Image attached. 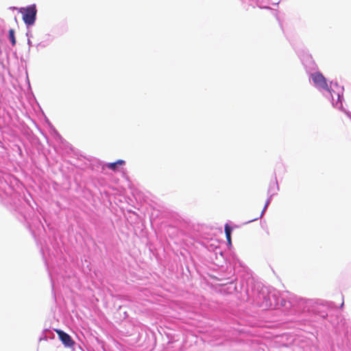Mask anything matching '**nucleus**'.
<instances>
[{
  "label": "nucleus",
  "mask_w": 351,
  "mask_h": 351,
  "mask_svg": "<svg viewBox=\"0 0 351 351\" xmlns=\"http://www.w3.org/2000/svg\"><path fill=\"white\" fill-rule=\"evenodd\" d=\"M67 165L72 166V171H75L74 177L75 182H84L91 177L92 172H98L104 170L105 167L117 171L120 166L125 165V161L119 159L112 162L103 164L95 158H87L82 155L77 149L67 142Z\"/></svg>",
  "instance_id": "nucleus-2"
},
{
  "label": "nucleus",
  "mask_w": 351,
  "mask_h": 351,
  "mask_svg": "<svg viewBox=\"0 0 351 351\" xmlns=\"http://www.w3.org/2000/svg\"><path fill=\"white\" fill-rule=\"evenodd\" d=\"M66 169H67V173H68L70 169V167L67 166Z\"/></svg>",
  "instance_id": "nucleus-18"
},
{
  "label": "nucleus",
  "mask_w": 351,
  "mask_h": 351,
  "mask_svg": "<svg viewBox=\"0 0 351 351\" xmlns=\"http://www.w3.org/2000/svg\"><path fill=\"white\" fill-rule=\"evenodd\" d=\"M274 16H276V18L277 21H278V23H279V25H280V28H281L282 29H283L282 23V21H280V19L279 16H278V12H277V10H275V12H274Z\"/></svg>",
  "instance_id": "nucleus-17"
},
{
  "label": "nucleus",
  "mask_w": 351,
  "mask_h": 351,
  "mask_svg": "<svg viewBox=\"0 0 351 351\" xmlns=\"http://www.w3.org/2000/svg\"><path fill=\"white\" fill-rule=\"evenodd\" d=\"M55 330L59 335V337H60V340L62 341V343L64 345H66V332H64V331H62L61 330H58V329H56Z\"/></svg>",
  "instance_id": "nucleus-14"
},
{
  "label": "nucleus",
  "mask_w": 351,
  "mask_h": 351,
  "mask_svg": "<svg viewBox=\"0 0 351 351\" xmlns=\"http://www.w3.org/2000/svg\"><path fill=\"white\" fill-rule=\"evenodd\" d=\"M241 280L242 301L247 302L263 310L270 308L281 310L285 315H304V326H315V324L329 323L335 328L342 321L341 316L332 302L320 299H308L287 292L280 294L273 287H267L256 280L252 274H245Z\"/></svg>",
  "instance_id": "nucleus-1"
},
{
  "label": "nucleus",
  "mask_w": 351,
  "mask_h": 351,
  "mask_svg": "<svg viewBox=\"0 0 351 351\" xmlns=\"http://www.w3.org/2000/svg\"><path fill=\"white\" fill-rule=\"evenodd\" d=\"M341 112H343L351 121V112L346 110L343 106L342 109H338Z\"/></svg>",
  "instance_id": "nucleus-16"
},
{
  "label": "nucleus",
  "mask_w": 351,
  "mask_h": 351,
  "mask_svg": "<svg viewBox=\"0 0 351 351\" xmlns=\"http://www.w3.org/2000/svg\"><path fill=\"white\" fill-rule=\"evenodd\" d=\"M242 4L243 8L247 10L251 6L254 8L256 6L258 7L261 9H266L270 10L272 9L269 7L270 4L274 5H278V2L271 3L270 0H240Z\"/></svg>",
  "instance_id": "nucleus-7"
},
{
  "label": "nucleus",
  "mask_w": 351,
  "mask_h": 351,
  "mask_svg": "<svg viewBox=\"0 0 351 351\" xmlns=\"http://www.w3.org/2000/svg\"><path fill=\"white\" fill-rule=\"evenodd\" d=\"M20 12L22 14L23 20L26 25H32L35 23L37 10L34 4L26 8H21Z\"/></svg>",
  "instance_id": "nucleus-8"
},
{
  "label": "nucleus",
  "mask_w": 351,
  "mask_h": 351,
  "mask_svg": "<svg viewBox=\"0 0 351 351\" xmlns=\"http://www.w3.org/2000/svg\"><path fill=\"white\" fill-rule=\"evenodd\" d=\"M299 328L301 329V330H306L304 328H302V327H300Z\"/></svg>",
  "instance_id": "nucleus-19"
},
{
  "label": "nucleus",
  "mask_w": 351,
  "mask_h": 351,
  "mask_svg": "<svg viewBox=\"0 0 351 351\" xmlns=\"http://www.w3.org/2000/svg\"><path fill=\"white\" fill-rule=\"evenodd\" d=\"M329 86L331 87V96H326L330 100L333 108L336 109H342L344 102V87L339 85L337 81H331Z\"/></svg>",
  "instance_id": "nucleus-6"
},
{
  "label": "nucleus",
  "mask_w": 351,
  "mask_h": 351,
  "mask_svg": "<svg viewBox=\"0 0 351 351\" xmlns=\"http://www.w3.org/2000/svg\"><path fill=\"white\" fill-rule=\"evenodd\" d=\"M292 47L300 58L302 64L308 75L319 70L318 66L313 59L309 50L302 44L293 45Z\"/></svg>",
  "instance_id": "nucleus-4"
},
{
  "label": "nucleus",
  "mask_w": 351,
  "mask_h": 351,
  "mask_svg": "<svg viewBox=\"0 0 351 351\" xmlns=\"http://www.w3.org/2000/svg\"><path fill=\"white\" fill-rule=\"evenodd\" d=\"M9 38L11 41L12 45L14 46L16 44V39L14 36V30L13 29H10L9 30Z\"/></svg>",
  "instance_id": "nucleus-15"
},
{
  "label": "nucleus",
  "mask_w": 351,
  "mask_h": 351,
  "mask_svg": "<svg viewBox=\"0 0 351 351\" xmlns=\"http://www.w3.org/2000/svg\"><path fill=\"white\" fill-rule=\"evenodd\" d=\"M279 191V185L277 181L276 172H274V180H271L269 184L267 194H271L274 193L275 195L277 194V192Z\"/></svg>",
  "instance_id": "nucleus-10"
},
{
  "label": "nucleus",
  "mask_w": 351,
  "mask_h": 351,
  "mask_svg": "<svg viewBox=\"0 0 351 351\" xmlns=\"http://www.w3.org/2000/svg\"><path fill=\"white\" fill-rule=\"evenodd\" d=\"M268 195V197L265 202V206H264V208L261 213V215L259 217H257L253 219H251L248 221H247L245 223H249L250 222H252V221H256L258 220V219L261 218L262 216L264 215L265 212L266 211L268 206L270 204L271 202V199H272V197L275 195V193H272L271 194H267Z\"/></svg>",
  "instance_id": "nucleus-11"
},
{
  "label": "nucleus",
  "mask_w": 351,
  "mask_h": 351,
  "mask_svg": "<svg viewBox=\"0 0 351 351\" xmlns=\"http://www.w3.org/2000/svg\"><path fill=\"white\" fill-rule=\"evenodd\" d=\"M309 76V81H311L313 86L324 97L331 96V87L329 86L326 77L319 70L313 73Z\"/></svg>",
  "instance_id": "nucleus-5"
},
{
  "label": "nucleus",
  "mask_w": 351,
  "mask_h": 351,
  "mask_svg": "<svg viewBox=\"0 0 351 351\" xmlns=\"http://www.w3.org/2000/svg\"><path fill=\"white\" fill-rule=\"evenodd\" d=\"M344 339L342 340V346L351 350V330L346 327L344 330Z\"/></svg>",
  "instance_id": "nucleus-9"
},
{
  "label": "nucleus",
  "mask_w": 351,
  "mask_h": 351,
  "mask_svg": "<svg viewBox=\"0 0 351 351\" xmlns=\"http://www.w3.org/2000/svg\"><path fill=\"white\" fill-rule=\"evenodd\" d=\"M220 254H221V256H223V252H220Z\"/></svg>",
  "instance_id": "nucleus-20"
},
{
  "label": "nucleus",
  "mask_w": 351,
  "mask_h": 351,
  "mask_svg": "<svg viewBox=\"0 0 351 351\" xmlns=\"http://www.w3.org/2000/svg\"><path fill=\"white\" fill-rule=\"evenodd\" d=\"M227 275L219 280H228L221 284L220 291L226 294L237 293L238 298L242 301L241 280L245 278V274H251L250 269L237 258H234L232 264L227 267Z\"/></svg>",
  "instance_id": "nucleus-3"
},
{
  "label": "nucleus",
  "mask_w": 351,
  "mask_h": 351,
  "mask_svg": "<svg viewBox=\"0 0 351 351\" xmlns=\"http://www.w3.org/2000/svg\"><path fill=\"white\" fill-rule=\"evenodd\" d=\"M76 347L80 351H84L81 346L77 344L69 334H67V348H71L72 351H76Z\"/></svg>",
  "instance_id": "nucleus-12"
},
{
  "label": "nucleus",
  "mask_w": 351,
  "mask_h": 351,
  "mask_svg": "<svg viewBox=\"0 0 351 351\" xmlns=\"http://www.w3.org/2000/svg\"><path fill=\"white\" fill-rule=\"evenodd\" d=\"M224 231L227 239V242L230 246H232L231 237L233 231V228L230 225L226 223L224 227Z\"/></svg>",
  "instance_id": "nucleus-13"
}]
</instances>
